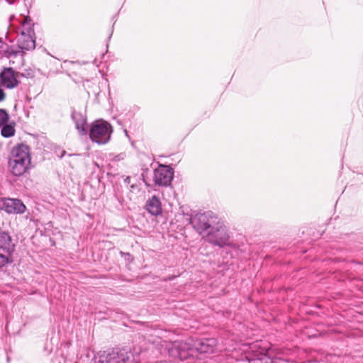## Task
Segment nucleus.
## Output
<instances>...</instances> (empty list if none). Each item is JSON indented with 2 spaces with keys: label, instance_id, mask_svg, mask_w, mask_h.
Here are the masks:
<instances>
[{
  "label": "nucleus",
  "instance_id": "1",
  "mask_svg": "<svg viewBox=\"0 0 363 363\" xmlns=\"http://www.w3.org/2000/svg\"><path fill=\"white\" fill-rule=\"evenodd\" d=\"M191 223L208 242L220 247L230 245L226 226L213 213L196 214L191 219Z\"/></svg>",
  "mask_w": 363,
  "mask_h": 363
},
{
  "label": "nucleus",
  "instance_id": "2",
  "mask_svg": "<svg viewBox=\"0 0 363 363\" xmlns=\"http://www.w3.org/2000/svg\"><path fill=\"white\" fill-rule=\"evenodd\" d=\"M191 342L192 339L174 342L160 341L152 352L156 358H159L160 354L164 357L168 356L172 359L183 360L186 359L189 355H193Z\"/></svg>",
  "mask_w": 363,
  "mask_h": 363
},
{
  "label": "nucleus",
  "instance_id": "3",
  "mask_svg": "<svg viewBox=\"0 0 363 363\" xmlns=\"http://www.w3.org/2000/svg\"><path fill=\"white\" fill-rule=\"evenodd\" d=\"M8 167L11 174L21 177L31 168L30 149L28 145L21 143L13 147L9 158Z\"/></svg>",
  "mask_w": 363,
  "mask_h": 363
},
{
  "label": "nucleus",
  "instance_id": "4",
  "mask_svg": "<svg viewBox=\"0 0 363 363\" xmlns=\"http://www.w3.org/2000/svg\"><path fill=\"white\" fill-rule=\"evenodd\" d=\"M140 354L126 349L104 352L99 356L98 363H140Z\"/></svg>",
  "mask_w": 363,
  "mask_h": 363
},
{
  "label": "nucleus",
  "instance_id": "5",
  "mask_svg": "<svg viewBox=\"0 0 363 363\" xmlns=\"http://www.w3.org/2000/svg\"><path fill=\"white\" fill-rule=\"evenodd\" d=\"M250 354L247 357L249 363H274L271 359L272 350L266 341L254 342L250 346Z\"/></svg>",
  "mask_w": 363,
  "mask_h": 363
},
{
  "label": "nucleus",
  "instance_id": "6",
  "mask_svg": "<svg viewBox=\"0 0 363 363\" xmlns=\"http://www.w3.org/2000/svg\"><path fill=\"white\" fill-rule=\"evenodd\" d=\"M88 133L92 142L104 145L110 140L112 127L106 121H96L91 124Z\"/></svg>",
  "mask_w": 363,
  "mask_h": 363
},
{
  "label": "nucleus",
  "instance_id": "7",
  "mask_svg": "<svg viewBox=\"0 0 363 363\" xmlns=\"http://www.w3.org/2000/svg\"><path fill=\"white\" fill-rule=\"evenodd\" d=\"M14 248L15 245L9 233H0V268L13 262Z\"/></svg>",
  "mask_w": 363,
  "mask_h": 363
},
{
  "label": "nucleus",
  "instance_id": "8",
  "mask_svg": "<svg viewBox=\"0 0 363 363\" xmlns=\"http://www.w3.org/2000/svg\"><path fill=\"white\" fill-rule=\"evenodd\" d=\"M174 178L173 169L169 166L160 164L159 167L154 170V182L157 186H168Z\"/></svg>",
  "mask_w": 363,
  "mask_h": 363
},
{
  "label": "nucleus",
  "instance_id": "9",
  "mask_svg": "<svg viewBox=\"0 0 363 363\" xmlns=\"http://www.w3.org/2000/svg\"><path fill=\"white\" fill-rule=\"evenodd\" d=\"M218 341L215 338H201L192 340L191 347L194 351L204 354H212L216 350Z\"/></svg>",
  "mask_w": 363,
  "mask_h": 363
},
{
  "label": "nucleus",
  "instance_id": "10",
  "mask_svg": "<svg viewBox=\"0 0 363 363\" xmlns=\"http://www.w3.org/2000/svg\"><path fill=\"white\" fill-rule=\"evenodd\" d=\"M0 208L8 213H23L26 210L23 203L17 199H4L1 201Z\"/></svg>",
  "mask_w": 363,
  "mask_h": 363
},
{
  "label": "nucleus",
  "instance_id": "11",
  "mask_svg": "<svg viewBox=\"0 0 363 363\" xmlns=\"http://www.w3.org/2000/svg\"><path fill=\"white\" fill-rule=\"evenodd\" d=\"M18 84V81L15 76L14 70L11 67L5 68L0 74V85L7 89H13Z\"/></svg>",
  "mask_w": 363,
  "mask_h": 363
},
{
  "label": "nucleus",
  "instance_id": "12",
  "mask_svg": "<svg viewBox=\"0 0 363 363\" xmlns=\"http://www.w3.org/2000/svg\"><path fill=\"white\" fill-rule=\"evenodd\" d=\"M72 118L75 123V127L79 131L80 135H86L88 134V127L86 124V116L80 112L72 111Z\"/></svg>",
  "mask_w": 363,
  "mask_h": 363
},
{
  "label": "nucleus",
  "instance_id": "13",
  "mask_svg": "<svg viewBox=\"0 0 363 363\" xmlns=\"http://www.w3.org/2000/svg\"><path fill=\"white\" fill-rule=\"evenodd\" d=\"M35 35H18L17 43L19 48L23 50H31L35 47Z\"/></svg>",
  "mask_w": 363,
  "mask_h": 363
},
{
  "label": "nucleus",
  "instance_id": "14",
  "mask_svg": "<svg viewBox=\"0 0 363 363\" xmlns=\"http://www.w3.org/2000/svg\"><path fill=\"white\" fill-rule=\"evenodd\" d=\"M147 211L153 216L162 213L161 202L158 197L152 196L148 199L146 204Z\"/></svg>",
  "mask_w": 363,
  "mask_h": 363
},
{
  "label": "nucleus",
  "instance_id": "15",
  "mask_svg": "<svg viewBox=\"0 0 363 363\" xmlns=\"http://www.w3.org/2000/svg\"><path fill=\"white\" fill-rule=\"evenodd\" d=\"M33 26L32 21L28 17H24L23 20L21 22V27L17 30L18 35H23V33L25 35H27V33L35 35Z\"/></svg>",
  "mask_w": 363,
  "mask_h": 363
},
{
  "label": "nucleus",
  "instance_id": "16",
  "mask_svg": "<svg viewBox=\"0 0 363 363\" xmlns=\"http://www.w3.org/2000/svg\"><path fill=\"white\" fill-rule=\"evenodd\" d=\"M1 128V135L4 138H10L15 134L14 123L11 124L5 123Z\"/></svg>",
  "mask_w": 363,
  "mask_h": 363
},
{
  "label": "nucleus",
  "instance_id": "17",
  "mask_svg": "<svg viewBox=\"0 0 363 363\" xmlns=\"http://www.w3.org/2000/svg\"><path fill=\"white\" fill-rule=\"evenodd\" d=\"M9 120V116L5 109H0V127L7 123Z\"/></svg>",
  "mask_w": 363,
  "mask_h": 363
},
{
  "label": "nucleus",
  "instance_id": "18",
  "mask_svg": "<svg viewBox=\"0 0 363 363\" xmlns=\"http://www.w3.org/2000/svg\"><path fill=\"white\" fill-rule=\"evenodd\" d=\"M124 182L125 184H126L127 185L130 184V189L131 191L137 189V185L135 184H130L131 183V177H126L124 179Z\"/></svg>",
  "mask_w": 363,
  "mask_h": 363
},
{
  "label": "nucleus",
  "instance_id": "19",
  "mask_svg": "<svg viewBox=\"0 0 363 363\" xmlns=\"http://www.w3.org/2000/svg\"><path fill=\"white\" fill-rule=\"evenodd\" d=\"M6 94L2 89L0 88V102L4 101L5 99Z\"/></svg>",
  "mask_w": 363,
  "mask_h": 363
},
{
  "label": "nucleus",
  "instance_id": "20",
  "mask_svg": "<svg viewBox=\"0 0 363 363\" xmlns=\"http://www.w3.org/2000/svg\"><path fill=\"white\" fill-rule=\"evenodd\" d=\"M124 154H120L114 157L113 160L118 161L123 159Z\"/></svg>",
  "mask_w": 363,
  "mask_h": 363
},
{
  "label": "nucleus",
  "instance_id": "21",
  "mask_svg": "<svg viewBox=\"0 0 363 363\" xmlns=\"http://www.w3.org/2000/svg\"><path fill=\"white\" fill-rule=\"evenodd\" d=\"M65 153H66L65 150H62V154H61V155L60 156V158L63 157H64V155H65Z\"/></svg>",
  "mask_w": 363,
  "mask_h": 363
},
{
  "label": "nucleus",
  "instance_id": "22",
  "mask_svg": "<svg viewBox=\"0 0 363 363\" xmlns=\"http://www.w3.org/2000/svg\"><path fill=\"white\" fill-rule=\"evenodd\" d=\"M0 43H1V41H0Z\"/></svg>",
  "mask_w": 363,
  "mask_h": 363
}]
</instances>
